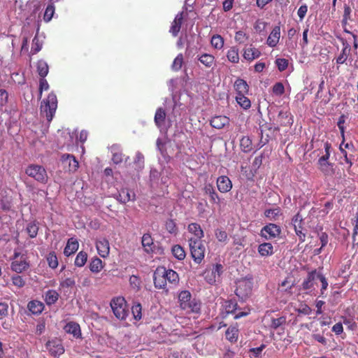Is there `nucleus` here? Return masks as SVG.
Segmentation results:
<instances>
[{"instance_id":"nucleus-1","label":"nucleus","mask_w":358,"mask_h":358,"mask_svg":"<svg viewBox=\"0 0 358 358\" xmlns=\"http://www.w3.org/2000/svg\"><path fill=\"white\" fill-rule=\"evenodd\" d=\"M180 308L188 313H198L201 310V302L196 298H192L188 290H182L178 294Z\"/></svg>"},{"instance_id":"nucleus-2","label":"nucleus","mask_w":358,"mask_h":358,"mask_svg":"<svg viewBox=\"0 0 358 358\" xmlns=\"http://www.w3.org/2000/svg\"><path fill=\"white\" fill-rule=\"evenodd\" d=\"M57 108V99L54 92H50L41 104V115L45 117L48 122H51Z\"/></svg>"},{"instance_id":"nucleus-3","label":"nucleus","mask_w":358,"mask_h":358,"mask_svg":"<svg viewBox=\"0 0 358 358\" xmlns=\"http://www.w3.org/2000/svg\"><path fill=\"white\" fill-rule=\"evenodd\" d=\"M253 288V278L252 275L241 278L236 282V295L242 301H245L251 296Z\"/></svg>"},{"instance_id":"nucleus-4","label":"nucleus","mask_w":358,"mask_h":358,"mask_svg":"<svg viewBox=\"0 0 358 358\" xmlns=\"http://www.w3.org/2000/svg\"><path fill=\"white\" fill-rule=\"evenodd\" d=\"M110 306L113 314L117 319L123 320L128 316L129 307L124 297L113 298L110 303Z\"/></svg>"},{"instance_id":"nucleus-5","label":"nucleus","mask_w":358,"mask_h":358,"mask_svg":"<svg viewBox=\"0 0 358 358\" xmlns=\"http://www.w3.org/2000/svg\"><path fill=\"white\" fill-rule=\"evenodd\" d=\"M191 256L196 264H200L205 257L206 247L202 239H188Z\"/></svg>"},{"instance_id":"nucleus-6","label":"nucleus","mask_w":358,"mask_h":358,"mask_svg":"<svg viewBox=\"0 0 358 358\" xmlns=\"http://www.w3.org/2000/svg\"><path fill=\"white\" fill-rule=\"evenodd\" d=\"M29 266L30 264L27 259L26 255L21 254L19 251L15 250L12 258L10 269L17 273H21L27 271Z\"/></svg>"},{"instance_id":"nucleus-7","label":"nucleus","mask_w":358,"mask_h":358,"mask_svg":"<svg viewBox=\"0 0 358 358\" xmlns=\"http://www.w3.org/2000/svg\"><path fill=\"white\" fill-rule=\"evenodd\" d=\"M25 173L36 180L37 182L45 184L48 180V176L45 169L41 165L30 164L25 169Z\"/></svg>"},{"instance_id":"nucleus-8","label":"nucleus","mask_w":358,"mask_h":358,"mask_svg":"<svg viewBox=\"0 0 358 358\" xmlns=\"http://www.w3.org/2000/svg\"><path fill=\"white\" fill-rule=\"evenodd\" d=\"M261 128V146L268 143L270 140L275 138V134L280 131V127H272L268 124H264L260 127Z\"/></svg>"},{"instance_id":"nucleus-9","label":"nucleus","mask_w":358,"mask_h":358,"mask_svg":"<svg viewBox=\"0 0 358 358\" xmlns=\"http://www.w3.org/2000/svg\"><path fill=\"white\" fill-rule=\"evenodd\" d=\"M223 310L222 314L224 317H227L229 314H234V319L237 320L242 317L246 316L248 313L243 311H240L236 313L238 308V303L236 300H227L224 302L222 305Z\"/></svg>"},{"instance_id":"nucleus-10","label":"nucleus","mask_w":358,"mask_h":358,"mask_svg":"<svg viewBox=\"0 0 358 358\" xmlns=\"http://www.w3.org/2000/svg\"><path fill=\"white\" fill-rule=\"evenodd\" d=\"M45 346L50 355L56 358L63 355L65 351L62 341L58 338L48 341Z\"/></svg>"},{"instance_id":"nucleus-11","label":"nucleus","mask_w":358,"mask_h":358,"mask_svg":"<svg viewBox=\"0 0 358 358\" xmlns=\"http://www.w3.org/2000/svg\"><path fill=\"white\" fill-rule=\"evenodd\" d=\"M280 233L281 229L278 225L269 223L261 229L260 235L265 239L268 240L279 236Z\"/></svg>"},{"instance_id":"nucleus-12","label":"nucleus","mask_w":358,"mask_h":358,"mask_svg":"<svg viewBox=\"0 0 358 358\" xmlns=\"http://www.w3.org/2000/svg\"><path fill=\"white\" fill-rule=\"evenodd\" d=\"M222 266L220 264H217L213 266L210 270H206L203 273V276L206 281L210 285L214 284L217 278H219L222 273Z\"/></svg>"},{"instance_id":"nucleus-13","label":"nucleus","mask_w":358,"mask_h":358,"mask_svg":"<svg viewBox=\"0 0 358 358\" xmlns=\"http://www.w3.org/2000/svg\"><path fill=\"white\" fill-rule=\"evenodd\" d=\"M165 267H158L153 275L155 287L157 289H165L166 287V280L164 275Z\"/></svg>"},{"instance_id":"nucleus-14","label":"nucleus","mask_w":358,"mask_h":358,"mask_svg":"<svg viewBox=\"0 0 358 358\" xmlns=\"http://www.w3.org/2000/svg\"><path fill=\"white\" fill-rule=\"evenodd\" d=\"M61 161L64 167L67 168L69 172H75L78 168V162L72 155L64 154L61 157Z\"/></svg>"},{"instance_id":"nucleus-15","label":"nucleus","mask_w":358,"mask_h":358,"mask_svg":"<svg viewBox=\"0 0 358 358\" xmlns=\"http://www.w3.org/2000/svg\"><path fill=\"white\" fill-rule=\"evenodd\" d=\"M217 189L221 193L229 192L232 189V182L229 178L226 176H221L216 180Z\"/></svg>"},{"instance_id":"nucleus-16","label":"nucleus","mask_w":358,"mask_h":358,"mask_svg":"<svg viewBox=\"0 0 358 358\" xmlns=\"http://www.w3.org/2000/svg\"><path fill=\"white\" fill-rule=\"evenodd\" d=\"M278 127H289L293 124V117L289 110H280L276 119Z\"/></svg>"},{"instance_id":"nucleus-17","label":"nucleus","mask_w":358,"mask_h":358,"mask_svg":"<svg viewBox=\"0 0 358 358\" xmlns=\"http://www.w3.org/2000/svg\"><path fill=\"white\" fill-rule=\"evenodd\" d=\"M203 189L204 194L209 196L210 202L212 204L220 205V198L212 184H206Z\"/></svg>"},{"instance_id":"nucleus-18","label":"nucleus","mask_w":358,"mask_h":358,"mask_svg":"<svg viewBox=\"0 0 358 358\" xmlns=\"http://www.w3.org/2000/svg\"><path fill=\"white\" fill-rule=\"evenodd\" d=\"M96 248L98 254L103 258L108 256L110 252V245L108 241L105 238H101L96 242Z\"/></svg>"},{"instance_id":"nucleus-19","label":"nucleus","mask_w":358,"mask_h":358,"mask_svg":"<svg viewBox=\"0 0 358 358\" xmlns=\"http://www.w3.org/2000/svg\"><path fill=\"white\" fill-rule=\"evenodd\" d=\"M184 20V12L178 13L173 20L169 31L173 36H177L180 31L181 25Z\"/></svg>"},{"instance_id":"nucleus-20","label":"nucleus","mask_w":358,"mask_h":358,"mask_svg":"<svg viewBox=\"0 0 358 358\" xmlns=\"http://www.w3.org/2000/svg\"><path fill=\"white\" fill-rule=\"evenodd\" d=\"M280 38V27L275 26L266 40V44L271 48H275Z\"/></svg>"},{"instance_id":"nucleus-21","label":"nucleus","mask_w":358,"mask_h":358,"mask_svg":"<svg viewBox=\"0 0 358 358\" xmlns=\"http://www.w3.org/2000/svg\"><path fill=\"white\" fill-rule=\"evenodd\" d=\"M188 231L194 235L193 237L189 238V239H202L204 236V233L199 224L196 222H192L187 226Z\"/></svg>"},{"instance_id":"nucleus-22","label":"nucleus","mask_w":358,"mask_h":358,"mask_svg":"<svg viewBox=\"0 0 358 358\" xmlns=\"http://www.w3.org/2000/svg\"><path fill=\"white\" fill-rule=\"evenodd\" d=\"M210 124L213 127L220 129L229 124V119L224 115H217L211 119Z\"/></svg>"},{"instance_id":"nucleus-23","label":"nucleus","mask_w":358,"mask_h":358,"mask_svg":"<svg viewBox=\"0 0 358 358\" xmlns=\"http://www.w3.org/2000/svg\"><path fill=\"white\" fill-rule=\"evenodd\" d=\"M64 331L70 334H72L73 337L78 338L81 337V330L80 325L74 322H70L67 323L64 327Z\"/></svg>"},{"instance_id":"nucleus-24","label":"nucleus","mask_w":358,"mask_h":358,"mask_svg":"<svg viewBox=\"0 0 358 358\" xmlns=\"http://www.w3.org/2000/svg\"><path fill=\"white\" fill-rule=\"evenodd\" d=\"M141 243L145 252H146L147 253L149 254L154 251L155 245L154 244L153 239L150 234H143L141 240Z\"/></svg>"},{"instance_id":"nucleus-25","label":"nucleus","mask_w":358,"mask_h":358,"mask_svg":"<svg viewBox=\"0 0 358 358\" xmlns=\"http://www.w3.org/2000/svg\"><path fill=\"white\" fill-rule=\"evenodd\" d=\"M166 113L163 108H158L155 112L154 121L156 126L161 129L165 125Z\"/></svg>"},{"instance_id":"nucleus-26","label":"nucleus","mask_w":358,"mask_h":358,"mask_svg":"<svg viewBox=\"0 0 358 358\" xmlns=\"http://www.w3.org/2000/svg\"><path fill=\"white\" fill-rule=\"evenodd\" d=\"M261 52L254 47L245 48L243 54V58L248 62H252L254 59L259 58Z\"/></svg>"},{"instance_id":"nucleus-27","label":"nucleus","mask_w":358,"mask_h":358,"mask_svg":"<svg viewBox=\"0 0 358 358\" xmlns=\"http://www.w3.org/2000/svg\"><path fill=\"white\" fill-rule=\"evenodd\" d=\"M79 247L78 241L74 238H71L68 240L67 243L64 250V254L66 257H69L72 254L75 253Z\"/></svg>"},{"instance_id":"nucleus-28","label":"nucleus","mask_w":358,"mask_h":358,"mask_svg":"<svg viewBox=\"0 0 358 358\" xmlns=\"http://www.w3.org/2000/svg\"><path fill=\"white\" fill-rule=\"evenodd\" d=\"M318 169L325 177H332L335 173L334 164L331 162L317 163Z\"/></svg>"},{"instance_id":"nucleus-29","label":"nucleus","mask_w":358,"mask_h":358,"mask_svg":"<svg viewBox=\"0 0 358 358\" xmlns=\"http://www.w3.org/2000/svg\"><path fill=\"white\" fill-rule=\"evenodd\" d=\"M234 89L236 92L237 95L247 94L249 91V86L245 80L238 78L236 80L234 83Z\"/></svg>"},{"instance_id":"nucleus-30","label":"nucleus","mask_w":358,"mask_h":358,"mask_svg":"<svg viewBox=\"0 0 358 358\" xmlns=\"http://www.w3.org/2000/svg\"><path fill=\"white\" fill-rule=\"evenodd\" d=\"M27 308L34 315L41 314L44 309V304L37 300H33L28 303Z\"/></svg>"},{"instance_id":"nucleus-31","label":"nucleus","mask_w":358,"mask_h":358,"mask_svg":"<svg viewBox=\"0 0 358 358\" xmlns=\"http://www.w3.org/2000/svg\"><path fill=\"white\" fill-rule=\"evenodd\" d=\"M257 250L262 257L271 256L274 253L273 246L271 243H261Z\"/></svg>"},{"instance_id":"nucleus-32","label":"nucleus","mask_w":358,"mask_h":358,"mask_svg":"<svg viewBox=\"0 0 358 358\" xmlns=\"http://www.w3.org/2000/svg\"><path fill=\"white\" fill-rule=\"evenodd\" d=\"M226 338L231 343H236L238 338L237 326H230L225 332Z\"/></svg>"},{"instance_id":"nucleus-33","label":"nucleus","mask_w":358,"mask_h":358,"mask_svg":"<svg viewBox=\"0 0 358 358\" xmlns=\"http://www.w3.org/2000/svg\"><path fill=\"white\" fill-rule=\"evenodd\" d=\"M59 296L56 290L49 289L45 294V301L48 306L53 305L57 301Z\"/></svg>"},{"instance_id":"nucleus-34","label":"nucleus","mask_w":358,"mask_h":358,"mask_svg":"<svg viewBox=\"0 0 358 358\" xmlns=\"http://www.w3.org/2000/svg\"><path fill=\"white\" fill-rule=\"evenodd\" d=\"M227 57L233 64L238 63L240 59L238 48L236 46L231 47L227 52Z\"/></svg>"},{"instance_id":"nucleus-35","label":"nucleus","mask_w":358,"mask_h":358,"mask_svg":"<svg viewBox=\"0 0 358 358\" xmlns=\"http://www.w3.org/2000/svg\"><path fill=\"white\" fill-rule=\"evenodd\" d=\"M316 270L312 271L308 273L307 278L302 282V288L304 290L311 289L314 285V280L315 279Z\"/></svg>"},{"instance_id":"nucleus-36","label":"nucleus","mask_w":358,"mask_h":358,"mask_svg":"<svg viewBox=\"0 0 358 358\" xmlns=\"http://www.w3.org/2000/svg\"><path fill=\"white\" fill-rule=\"evenodd\" d=\"M199 61L206 68H210L215 64V57L210 54L203 53L199 57Z\"/></svg>"},{"instance_id":"nucleus-37","label":"nucleus","mask_w":358,"mask_h":358,"mask_svg":"<svg viewBox=\"0 0 358 358\" xmlns=\"http://www.w3.org/2000/svg\"><path fill=\"white\" fill-rule=\"evenodd\" d=\"M37 72L41 78L45 77L49 72V66L46 62L41 59L36 64Z\"/></svg>"},{"instance_id":"nucleus-38","label":"nucleus","mask_w":358,"mask_h":358,"mask_svg":"<svg viewBox=\"0 0 358 358\" xmlns=\"http://www.w3.org/2000/svg\"><path fill=\"white\" fill-rule=\"evenodd\" d=\"M103 267V262L98 257L93 258L90 263V269L92 273L100 272Z\"/></svg>"},{"instance_id":"nucleus-39","label":"nucleus","mask_w":358,"mask_h":358,"mask_svg":"<svg viewBox=\"0 0 358 358\" xmlns=\"http://www.w3.org/2000/svg\"><path fill=\"white\" fill-rule=\"evenodd\" d=\"M241 149L244 152H249L252 150V140L248 136H243L240 141Z\"/></svg>"},{"instance_id":"nucleus-40","label":"nucleus","mask_w":358,"mask_h":358,"mask_svg":"<svg viewBox=\"0 0 358 358\" xmlns=\"http://www.w3.org/2000/svg\"><path fill=\"white\" fill-rule=\"evenodd\" d=\"M246 94H238L236 96V101L243 109H248L251 106L250 100L245 96Z\"/></svg>"},{"instance_id":"nucleus-41","label":"nucleus","mask_w":358,"mask_h":358,"mask_svg":"<svg viewBox=\"0 0 358 358\" xmlns=\"http://www.w3.org/2000/svg\"><path fill=\"white\" fill-rule=\"evenodd\" d=\"M165 273H164V275L166 277V282L168 281L169 282L172 284H176L178 282L179 276L178 274L175 271L172 269L166 270L165 268Z\"/></svg>"},{"instance_id":"nucleus-42","label":"nucleus","mask_w":358,"mask_h":358,"mask_svg":"<svg viewBox=\"0 0 358 358\" xmlns=\"http://www.w3.org/2000/svg\"><path fill=\"white\" fill-rule=\"evenodd\" d=\"M117 199L122 203H126L131 200V195L128 189H122L119 193Z\"/></svg>"},{"instance_id":"nucleus-43","label":"nucleus","mask_w":358,"mask_h":358,"mask_svg":"<svg viewBox=\"0 0 358 358\" xmlns=\"http://www.w3.org/2000/svg\"><path fill=\"white\" fill-rule=\"evenodd\" d=\"M224 38L219 34H215L211 38L210 43L215 49H222L224 46Z\"/></svg>"},{"instance_id":"nucleus-44","label":"nucleus","mask_w":358,"mask_h":358,"mask_svg":"<svg viewBox=\"0 0 358 358\" xmlns=\"http://www.w3.org/2000/svg\"><path fill=\"white\" fill-rule=\"evenodd\" d=\"M171 252L173 255L179 260L184 259L186 255L185 250L179 245L173 246Z\"/></svg>"},{"instance_id":"nucleus-45","label":"nucleus","mask_w":358,"mask_h":358,"mask_svg":"<svg viewBox=\"0 0 358 358\" xmlns=\"http://www.w3.org/2000/svg\"><path fill=\"white\" fill-rule=\"evenodd\" d=\"M38 226L37 223L34 222H29L26 228V231L27 234H29L30 238H35L36 237L38 231Z\"/></svg>"},{"instance_id":"nucleus-46","label":"nucleus","mask_w":358,"mask_h":358,"mask_svg":"<svg viewBox=\"0 0 358 358\" xmlns=\"http://www.w3.org/2000/svg\"><path fill=\"white\" fill-rule=\"evenodd\" d=\"M286 324V317L281 316L278 318L272 317L271 320L270 327L274 330H276L278 328L280 327L282 325Z\"/></svg>"},{"instance_id":"nucleus-47","label":"nucleus","mask_w":358,"mask_h":358,"mask_svg":"<svg viewBox=\"0 0 358 358\" xmlns=\"http://www.w3.org/2000/svg\"><path fill=\"white\" fill-rule=\"evenodd\" d=\"M350 52L348 50H341L340 54L336 57V63L338 65L347 64V60L350 55Z\"/></svg>"},{"instance_id":"nucleus-48","label":"nucleus","mask_w":358,"mask_h":358,"mask_svg":"<svg viewBox=\"0 0 358 358\" xmlns=\"http://www.w3.org/2000/svg\"><path fill=\"white\" fill-rule=\"evenodd\" d=\"M87 259V254L84 251H80L76 257L75 265L78 267H82L85 264Z\"/></svg>"},{"instance_id":"nucleus-49","label":"nucleus","mask_w":358,"mask_h":358,"mask_svg":"<svg viewBox=\"0 0 358 358\" xmlns=\"http://www.w3.org/2000/svg\"><path fill=\"white\" fill-rule=\"evenodd\" d=\"M184 58L182 53H180L177 55V57L174 59L173 64L171 65V69L174 71H178L181 69L182 64H183Z\"/></svg>"},{"instance_id":"nucleus-50","label":"nucleus","mask_w":358,"mask_h":358,"mask_svg":"<svg viewBox=\"0 0 358 358\" xmlns=\"http://www.w3.org/2000/svg\"><path fill=\"white\" fill-rule=\"evenodd\" d=\"M165 228L170 234H176L178 231V228L176 222L173 219H169L165 223Z\"/></svg>"},{"instance_id":"nucleus-51","label":"nucleus","mask_w":358,"mask_h":358,"mask_svg":"<svg viewBox=\"0 0 358 358\" xmlns=\"http://www.w3.org/2000/svg\"><path fill=\"white\" fill-rule=\"evenodd\" d=\"M55 13V6L53 4L48 5L47 8H45L44 15H43V20L45 22H50Z\"/></svg>"},{"instance_id":"nucleus-52","label":"nucleus","mask_w":358,"mask_h":358,"mask_svg":"<svg viewBox=\"0 0 358 358\" xmlns=\"http://www.w3.org/2000/svg\"><path fill=\"white\" fill-rule=\"evenodd\" d=\"M45 78V77L41 78L39 80L38 97V99H41L43 92L47 91L49 89V84Z\"/></svg>"},{"instance_id":"nucleus-53","label":"nucleus","mask_w":358,"mask_h":358,"mask_svg":"<svg viewBox=\"0 0 358 358\" xmlns=\"http://www.w3.org/2000/svg\"><path fill=\"white\" fill-rule=\"evenodd\" d=\"M47 261L50 268H55L57 267L58 260L55 252H51L48 255Z\"/></svg>"},{"instance_id":"nucleus-54","label":"nucleus","mask_w":358,"mask_h":358,"mask_svg":"<svg viewBox=\"0 0 358 358\" xmlns=\"http://www.w3.org/2000/svg\"><path fill=\"white\" fill-rule=\"evenodd\" d=\"M42 43L40 41L37 36H35L32 41V47L31 53L35 55L42 49Z\"/></svg>"},{"instance_id":"nucleus-55","label":"nucleus","mask_w":358,"mask_h":358,"mask_svg":"<svg viewBox=\"0 0 358 358\" xmlns=\"http://www.w3.org/2000/svg\"><path fill=\"white\" fill-rule=\"evenodd\" d=\"M280 208L279 207L267 209L264 212V215L270 220H275V217L280 215Z\"/></svg>"},{"instance_id":"nucleus-56","label":"nucleus","mask_w":358,"mask_h":358,"mask_svg":"<svg viewBox=\"0 0 358 358\" xmlns=\"http://www.w3.org/2000/svg\"><path fill=\"white\" fill-rule=\"evenodd\" d=\"M248 35L243 31H238L236 32L235 41L239 44L245 43L248 40Z\"/></svg>"},{"instance_id":"nucleus-57","label":"nucleus","mask_w":358,"mask_h":358,"mask_svg":"<svg viewBox=\"0 0 358 358\" xmlns=\"http://www.w3.org/2000/svg\"><path fill=\"white\" fill-rule=\"evenodd\" d=\"M294 287V283H290L289 278H285L280 284V287L282 288V291L292 294V289Z\"/></svg>"},{"instance_id":"nucleus-58","label":"nucleus","mask_w":358,"mask_h":358,"mask_svg":"<svg viewBox=\"0 0 358 358\" xmlns=\"http://www.w3.org/2000/svg\"><path fill=\"white\" fill-rule=\"evenodd\" d=\"M13 284L19 287H23L25 285V281L21 275H14L11 277Z\"/></svg>"},{"instance_id":"nucleus-59","label":"nucleus","mask_w":358,"mask_h":358,"mask_svg":"<svg viewBox=\"0 0 358 358\" xmlns=\"http://www.w3.org/2000/svg\"><path fill=\"white\" fill-rule=\"evenodd\" d=\"M141 305L140 303L134 304L131 308V312L134 315V317L136 320H139L141 319Z\"/></svg>"},{"instance_id":"nucleus-60","label":"nucleus","mask_w":358,"mask_h":358,"mask_svg":"<svg viewBox=\"0 0 358 358\" xmlns=\"http://www.w3.org/2000/svg\"><path fill=\"white\" fill-rule=\"evenodd\" d=\"M129 283L132 288L138 290L141 287V280L139 277L132 275L129 278Z\"/></svg>"},{"instance_id":"nucleus-61","label":"nucleus","mask_w":358,"mask_h":358,"mask_svg":"<svg viewBox=\"0 0 358 358\" xmlns=\"http://www.w3.org/2000/svg\"><path fill=\"white\" fill-rule=\"evenodd\" d=\"M273 93L276 96H281L285 92V87L282 83H276L272 89Z\"/></svg>"},{"instance_id":"nucleus-62","label":"nucleus","mask_w":358,"mask_h":358,"mask_svg":"<svg viewBox=\"0 0 358 358\" xmlns=\"http://www.w3.org/2000/svg\"><path fill=\"white\" fill-rule=\"evenodd\" d=\"M215 236L220 242H226L228 239V235L224 230L216 229L215 231Z\"/></svg>"},{"instance_id":"nucleus-63","label":"nucleus","mask_w":358,"mask_h":358,"mask_svg":"<svg viewBox=\"0 0 358 358\" xmlns=\"http://www.w3.org/2000/svg\"><path fill=\"white\" fill-rule=\"evenodd\" d=\"M275 64L280 71H284L288 66V60L284 58H278L275 60Z\"/></svg>"},{"instance_id":"nucleus-64","label":"nucleus","mask_w":358,"mask_h":358,"mask_svg":"<svg viewBox=\"0 0 358 358\" xmlns=\"http://www.w3.org/2000/svg\"><path fill=\"white\" fill-rule=\"evenodd\" d=\"M292 222L294 229H296L298 228H301L302 222H303L302 216L299 213L296 214L293 217Z\"/></svg>"}]
</instances>
